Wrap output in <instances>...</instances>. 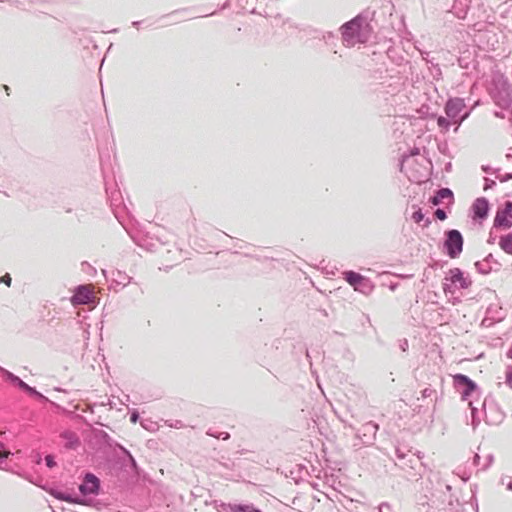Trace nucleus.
Returning a JSON list of instances; mask_svg holds the SVG:
<instances>
[{
	"mask_svg": "<svg viewBox=\"0 0 512 512\" xmlns=\"http://www.w3.org/2000/svg\"><path fill=\"white\" fill-rule=\"evenodd\" d=\"M472 109L468 108L465 100L460 97H450L445 105L444 112L446 116L437 117V125L442 133L450 130L455 125L454 132H457L460 125L470 116Z\"/></svg>",
	"mask_w": 512,
	"mask_h": 512,
	"instance_id": "f257e3e1",
	"label": "nucleus"
},
{
	"mask_svg": "<svg viewBox=\"0 0 512 512\" xmlns=\"http://www.w3.org/2000/svg\"><path fill=\"white\" fill-rule=\"evenodd\" d=\"M469 406L471 409L473 426H476L480 422V414H483L486 423L491 425L500 424L505 416L498 405L495 403L494 399L490 396L483 400L480 410L474 406L473 401H469Z\"/></svg>",
	"mask_w": 512,
	"mask_h": 512,
	"instance_id": "f03ea898",
	"label": "nucleus"
},
{
	"mask_svg": "<svg viewBox=\"0 0 512 512\" xmlns=\"http://www.w3.org/2000/svg\"><path fill=\"white\" fill-rule=\"evenodd\" d=\"M490 95L494 103L501 109H508L512 106V86L504 76L498 75L493 78Z\"/></svg>",
	"mask_w": 512,
	"mask_h": 512,
	"instance_id": "7ed1b4c3",
	"label": "nucleus"
},
{
	"mask_svg": "<svg viewBox=\"0 0 512 512\" xmlns=\"http://www.w3.org/2000/svg\"><path fill=\"white\" fill-rule=\"evenodd\" d=\"M463 246L464 238L459 230L449 229L444 232L443 250L449 258H458L463 251Z\"/></svg>",
	"mask_w": 512,
	"mask_h": 512,
	"instance_id": "20e7f679",
	"label": "nucleus"
},
{
	"mask_svg": "<svg viewBox=\"0 0 512 512\" xmlns=\"http://www.w3.org/2000/svg\"><path fill=\"white\" fill-rule=\"evenodd\" d=\"M343 278L354 288V290L365 295L370 294L374 289V285L371 280L358 272L352 270L344 271Z\"/></svg>",
	"mask_w": 512,
	"mask_h": 512,
	"instance_id": "39448f33",
	"label": "nucleus"
},
{
	"mask_svg": "<svg viewBox=\"0 0 512 512\" xmlns=\"http://www.w3.org/2000/svg\"><path fill=\"white\" fill-rule=\"evenodd\" d=\"M455 390L461 395L462 400H468L478 391V385L467 375L458 373L453 376Z\"/></svg>",
	"mask_w": 512,
	"mask_h": 512,
	"instance_id": "423d86ee",
	"label": "nucleus"
},
{
	"mask_svg": "<svg viewBox=\"0 0 512 512\" xmlns=\"http://www.w3.org/2000/svg\"><path fill=\"white\" fill-rule=\"evenodd\" d=\"M363 24L361 16H356L345 22L341 27L342 40L345 45L350 46L355 43V39L359 36Z\"/></svg>",
	"mask_w": 512,
	"mask_h": 512,
	"instance_id": "0eeeda50",
	"label": "nucleus"
},
{
	"mask_svg": "<svg viewBox=\"0 0 512 512\" xmlns=\"http://www.w3.org/2000/svg\"><path fill=\"white\" fill-rule=\"evenodd\" d=\"M491 206L489 200L485 197H479L474 200L470 208L471 218L475 222L482 223L489 216Z\"/></svg>",
	"mask_w": 512,
	"mask_h": 512,
	"instance_id": "6e6552de",
	"label": "nucleus"
},
{
	"mask_svg": "<svg viewBox=\"0 0 512 512\" xmlns=\"http://www.w3.org/2000/svg\"><path fill=\"white\" fill-rule=\"evenodd\" d=\"M512 226V202L506 201L504 207L497 210L493 221L496 229H509Z\"/></svg>",
	"mask_w": 512,
	"mask_h": 512,
	"instance_id": "1a4fd4ad",
	"label": "nucleus"
},
{
	"mask_svg": "<svg viewBox=\"0 0 512 512\" xmlns=\"http://www.w3.org/2000/svg\"><path fill=\"white\" fill-rule=\"evenodd\" d=\"M101 488L100 479L93 473H85L78 489L83 496L98 495Z\"/></svg>",
	"mask_w": 512,
	"mask_h": 512,
	"instance_id": "9d476101",
	"label": "nucleus"
},
{
	"mask_svg": "<svg viewBox=\"0 0 512 512\" xmlns=\"http://www.w3.org/2000/svg\"><path fill=\"white\" fill-rule=\"evenodd\" d=\"M103 275L107 281H111V286L117 291V287L124 288L132 281L126 272L117 269L111 270L109 273L102 270Z\"/></svg>",
	"mask_w": 512,
	"mask_h": 512,
	"instance_id": "9b49d317",
	"label": "nucleus"
},
{
	"mask_svg": "<svg viewBox=\"0 0 512 512\" xmlns=\"http://www.w3.org/2000/svg\"><path fill=\"white\" fill-rule=\"evenodd\" d=\"M94 295L87 285H78L74 289V293L70 298L73 306L87 305L92 302Z\"/></svg>",
	"mask_w": 512,
	"mask_h": 512,
	"instance_id": "f8f14e48",
	"label": "nucleus"
},
{
	"mask_svg": "<svg viewBox=\"0 0 512 512\" xmlns=\"http://www.w3.org/2000/svg\"><path fill=\"white\" fill-rule=\"evenodd\" d=\"M379 429L378 424L373 421L366 422L357 432V437L364 445H372L376 439V433Z\"/></svg>",
	"mask_w": 512,
	"mask_h": 512,
	"instance_id": "ddd939ff",
	"label": "nucleus"
},
{
	"mask_svg": "<svg viewBox=\"0 0 512 512\" xmlns=\"http://www.w3.org/2000/svg\"><path fill=\"white\" fill-rule=\"evenodd\" d=\"M445 280L449 281L451 284H458V287L461 289H468L472 285L470 277L465 276L460 268L450 269Z\"/></svg>",
	"mask_w": 512,
	"mask_h": 512,
	"instance_id": "4468645a",
	"label": "nucleus"
},
{
	"mask_svg": "<svg viewBox=\"0 0 512 512\" xmlns=\"http://www.w3.org/2000/svg\"><path fill=\"white\" fill-rule=\"evenodd\" d=\"M475 268L480 274L487 275L492 271H498L501 264L490 253L483 260L475 262Z\"/></svg>",
	"mask_w": 512,
	"mask_h": 512,
	"instance_id": "2eb2a0df",
	"label": "nucleus"
},
{
	"mask_svg": "<svg viewBox=\"0 0 512 512\" xmlns=\"http://www.w3.org/2000/svg\"><path fill=\"white\" fill-rule=\"evenodd\" d=\"M60 438L65 441L64 447L68 450H76L81 445L79 436L71 430L62 431Z\"/></svg>",
	"mask_w": 512,
	"mask_h": 512,
	"instance_id": "dca6fc26",
	"label": "nucleus"
},
{
	"mask_svg": "<svg viewBox=\"0 0 512 512\" xmlns=\"http://www.w3.org/2000/svg\"><path fill=\"white\" fill-rule=\"evenodd\" d=\"M0 373L5 381L9 382L13 386L19 388L21 391L25 392L28 384L24 382L20 377L10 372L9 370L0 366Z\"/></svg>",
	"mask_w": 512,
	"mask_h": 512,
	"instance_id": "f3484780",
	"label": "nucleus"
},
{
	"mask_svg": "<svg viewBox=\"0 0 512 512\" xmlns=\"http://www.w3.org/2000/svg\"><path fill=\"white\" fill-rule=\"evenodd\" d=\"M445 199L449 200V203H453L454 194L450 188H440L435 191V194L430 198V202L437 206L443 203Z\"/></svg>",
	"mask_w": 512,
	"mask_h": 512,
	"instance_id": "a211bd4d",
	"label": "nucleus"
},
{
	"mask_svg": "<svg viewBox=\"0 0 512 512\" xmlns=\"http://www.w3.org/2000/svg\"><path fill=\"white\" fill-rule=\"evenodd\" d=\"M498 244L506 254L512 255V232L502 235Z\"/></svg>",
	"mask_w": 512,
	"mask_h": 512,
	"instance_id": "6ab92c4d",
	"label": "nucleus"
},
{
	"mask_svg": "<svg viewBox=\"0 0 512 512\" xmlns=\"http://www.w3.org/2000/svg\"><path fill=\"white\" fill-rule=\"evenodd\" d=\"M413 221L417 224L424 221L423 227H428L431 224L430 218H425V214L423 213L421 208H418L411 216Z\"/></svg>",
	"mask_w": 512,
	"mask_h": 512,
	"instance_id": "aec40b11",
	"label": "nucleus"
},
{
	"mask_svg": "<svg viewBox=\"0 0 512 512\" xmlns=\"http://www.w3.org/2000/svg\"><path fill=\"white\" fill-rule=\"evenodd\" d=\"M62 501L70 503V504H81V505L87 504V501L84 498H81L78 496H73L66 492L63 495Z\"/></svg>",
	"mask_w": 512,
	"mask_h": 512,
	"instance_id": "412c9836",
	"label": "nucleus"
},
{
	"mask_svg": "<svg viewBox=\"0 0 512 512\" xmlns=\"http://www.w3.org/2000/svg\"><path fill=\"white\" fill-rule=\"evenodd\" d=\"M26 394H28L31 397H34L40 401H48V398L44 396L41 392H39L35 387H32L28 385L26 391Z\"/></svg>",
	"mask_w": 512,
	"mask_h": 512,
	"instance_id": "4be33fe9",
	"label": "nucleus"
},
{
	"mask_svg": "<svg viewBox=\"0 0 512 512\" xmlns=\"http://www.w3.org/2000/svg\"><path fill=\"white\" fill-rule=\"evenodd\" d=\"M417 462V459L414 457V454H409L405 460L398 461L396 465H398L401 469H405L406 467L413 468V464Z\"/></svg>",
	"mask_w": 512,
	"mask_h": 512,
	"instance_id": "5701e85b",
	"label": "nucleus"
},
{
	"mask_svg": "<svg viewBox=\"0 0 512 512\" xmlns=\"http://www.w3.org/2000/svg\"><path fill=\"white\" fill-rule=\"evenodd\" d=\"M475 63V60H469V57L465 56V55H462L458 58V64L461 68L463 69H469L471 66H475L474 65Z\"/></svg>",
	"mask_w": 512,
	"mask_h": 512,
	"instance_id": "b1692460",
	"label": "nucleus"
},
{
	"mask_svg": "<svg viewBox=\"0 0 512 512\" xmlns=\"http://www.w3.org/2000/svg\"><path fill=\"white\" fill-rule=\"evenodd\" d=\"M121 450H122L123 454L128 458L130 467L133 470H137L138 469L137 462H136L135 458L133 457V455L130 453V451L127 450L125 447H121Z\"/></svg>",
	"mask_w": 512,
	"mask_h": 512,
	"instance_id": "393cba45",
	"label": "nucleus"
},
{
	"mask_svg": "<svg viewBox=\"0 0 512 512\" xmlns=\"http://www.w3.org/2000/svg\"><path fill=\"white\" fill-rule=\"evenodd\" d=\"M395 453H396L397 460L402 461V460H405V458H407L409 456L411 451L405 450L404 448H401L398 446L395 448Z\"/></svg>",
	"mask_w": 512,
	"mask_h": 512,
	"instance_id": "a878e982",
	"label": "nucleus"
},
{
	"mask_svg": "<svg viewBox=\"0 0 512 512\" xmlns=\"http://www.w3.org/2000/svg\"><path fill=\"white\" fill-rule=\"evenodd\" d=\"M10 454V451L5 447L4 443L0 441V465L8 459Z\"/></svg>",
	"mask_w": 512,
	"mask_h": 512,
	"instance_id": "bb28decb",
	"label": "nucleus"
},
{
	"mask_svg": "<svg viewBox=\"0 0 512 512\" xmlns=\"http://www.w3.org/2000/svg\"><path fill=\"white\" fill-rule=\"evenodd\" d=\"M187 10L186 9H181V10H175L173 12H171L170 14H167V15H164L160 18V20L162 19H165V18H174L173 21L174 22H179L180 19L176 18L177 15L181 14V13H184L186 12Z\"/></svg>",
	"mask_w": 512,
	"mask_h": 512,
	"instance_id": "cd10ccee",
	"label": "nucleus"
},
{
	"mask_svg": "<svg viewBox=\"0 0 512 512\" xmlns=\"http://www.w3.org/2000/svg\"><path fill=\"white\" fill-rule=\"evenodd\" d=\"M48 493L52 497H54L55 499L62 501V498H63V495H64L65 492L60 491V490L55 489V488H51V489L48 490Z\"/></svg>",
	"mask_w": 512,
	"mask_h": 512,
	"instance_id": "c85d7f7f",
	"label": "nucleus"
},
{
	"mask_svg": "<svg viewBox=\"0 0 512 512\" xmlns=\"http://www.w3.org/2000/svg\"><path fill=\"white\" fill-rule=\"evenodd\" d=\"M379 509V512H397L391 504H389L388 502H383L379 505L378 507Z\"/></svg>",
	"mask_w": 512,
	"mask_h": 512,
	"instance_id": "c756f323",
	"label": "nucleus"
},
{
	"mask_svg": "<svg viewBox=\"0 0 512 512\" xmlns=\"http://www.w3.org/2000/svg\"><path fill=\"white\" fill-rule=\"evenodd\" d=\"M434 216L436 217V219L440 220V221H444L447 219V213L444 209L442 208H437L434 212Z\"/></svg>",
	"mask_w": 512,
	"mask_h": 512,
	"instance_id": "7c9ffc66",
	"label": "nucleus"
},
{
	"mask_svg": "<svg viewBox=\"0 0 512 512\" xmlns=\"http://www.w3.org/2000/svg\"><path fill=\"white\" fill-rule=\"evenodd\" d=\"M496 186V181L493 180V179H490L488 177H485L484 178V186H483V189L485 191L489 190V189H493L494 187Z\"/></svg>",
	"mask_w": 512,
	"mask_h": 512,
	"instance_id": "2f4dec72",
	"label": "nucleus"
},
{
	"mask_svg": "<svg viewBox=\"0 0 512 512\" xmlns=\"http://www.w3.org/2000/svg\"><path fill=\"white\" fill-rule=\"evenodd\" d=\"M45 464L48 468H54L56 466L55 458L52 454H47L45 456Z\"/></svg>",
	"mask_w": 512,
	"mask_h": 512,
	"instance_id": "473e14b6",
	"label": "nucleus"
},
{
	"mask_svg": "<svg viewBox=\"0 0 512 512\" xmlns=\"http://www.w3.org/2000/svg\"><path fill=\"white\" fill-rule=\"evenodd\" d=\"M496 178L500 181V182H507L509 180H512V172H509V173H505V174H500V172L497 173L496 175Z\"/></svg>",
	"mask_w": 512,
	"mask_h": 512,
	"instance_id": "72a5a7b5",
	"label": "nucleus"
},
{
	"mask_svg": "<svg viewBox=\"0 0 512 512\" xmlns=\"http://www.w3.org/2000/svg\"><path fill=\"white\" fill-rule=\"evenodd\" d=\"M482 171L487 173V174H495L497 175L498 172H500V168H493L489 165H482L481 167Z\"/></svg>",
	"mask_w": 512,
	"mask_h": 512,
	"instance_id": "f704fd0d",
	"label": "nucleus"
},
{
	"mask_svg": "<svg viewBox=\"0 0 512 512\" xmlns=\"http://www.w3.org/2000/svg\"><path fill=\"white\" fill-rule=\"evenodd\" d=\"M207 434L221 440H228L230 438V434L228 432H219L218 434H213L209 431Z\"/></svg>",
	"mask_w": 512,
	"mask_h": 512,
	"instance_id": "c9c22d12",
	"label": "nucleus"
},
{
	"mask_svg": "<svg viewBox=\"0 0 512 512\" xmlns=\"http://www.w3.org/2000/svg\"><path fill=\"white\" fill-rule=\"evenodd\" d=\"M434 394H436V391L430 387H426L421 391L422 398H429Z\"/></svg>",
	"mask_w": 512,
	"mask_h": 512,
	"instance_id": "e433bc0d",
	"label": "nucleus"
},
{
	"mask_svg": "<svg viewBox=\"0 0 512 512\" xmlns=\"http://www.w3.org/2000/svg\"><path fill=\"white\" fill-rule=\"evenodd\" d=\"M137 245H139L140 247H143L149 251H155V245L152 244V243H148L146 242V240H144L143 242H136Z\"/></svg>",
	"mask_w": 512,
	"mask_h": 512,
	"instance_id": "4c0bfd02",
	"label": "nucleus"
},
{
	"mask_svg": "<svg viewBox=\"0 0 512 512\" xmlns=\"http://www.w3.org/2000/svg\"><path fill=\"white\" fill-rule=\"evenodd\" d=\"M494 457L492 454H488L485 460V463L482 465L481 469L486 470L493 463Z\"/></svg>",
	"mask_w": 512,
	"mask_h": 512,
	"instance_id": "58836bf2",
	"label": "nucleus"
},
{
	"mask_svg": "<svg viewBox=\"0 0 512 512\" xmlns=\"http://www.w3.org/2000/svg\"><path fill=\"white\" fill-rule=\"evenodd\" d=\"M11 282H12V278H11L10 274H8V273L5 274L4 276L0 277V284L4 283L8 287H10L11 286Z\"/></svg>",
	"mask_w": 512,
	"mask_h": 512,
	"instance_id": "ea45409f",
	"label": "nucleus"
},
{
	"mask_svg": "<svg viewBox=\"0 0 512 512\" xmlns=\"http://www.w3.org/2000/svg\"><path fill=\"white\" fill-rule=\"evenodd\" d=\"M139 419H140V414L136 409H134L133 411L130 412V421L132 423H134V424L137 423L139 421Z\"/></svg>",
	"mask_w": 512,
	"mask_h": 512,
	"instance_id": "a19ab883",
	"label": "nucleus"
},
{
	"mask_svg": "<svg viewBox=\"0 0 512 512\" xmlns=\"http://www.w3.org/2000/svg\"><path fill=\"white\" fill-rule=\"evenodd\" d=\"M98 437L106 443H108L111 439L110 436L103 430L99 431Z\"/></svg>",
	"mask_w": 512,
	"mask_h": 512,
	"instance_id": "79ce46f5",
	"label": "nucleus"
},
{
	"mask_svg": "<svg viewBox=\"0 0 512 512\" xmlns=\"http://www.w3.org/2000/svg\"><path fill=\"white\" fill-rule=\"evenodd\" d=\"M506 383L512 388V368L506 373Z\"/></svg>",
	"mask_w": 512,
	"mask_h": 512,
	"instance_id": "37998d69",
	"label": "nucleus"
},
{
	"mask_svg": "<svg viewBox=\"0 0 512 512\" xmlns=\"http://www.w3.org/2000/svg\"><path fill=\"white\" fill-rule=\"evenodd\" d=\"M480 459H481V458H480V456H479L478 454H475V455L473 456V465H474V466H479V464H480Z\"/></svg>",
	"mask_w": 512,
	"mask_h": 512,
	"instance_id": "c03bdc74",
	"label": "nucleus"
},
{
	"mask_svg": "<svg viewBox=\"0 0 512 512\" xmlns=\"http://www.w3.org/2000/svg\"><path fill=\"white\" fill-rule=\"evenodd\" d=\"M494 116L501 119L505 118V114L502 111H495Z\"/></svg>",
	"mask_w": 512,
	"mask_h": 512,
	"instance_id": "a18cd8bd",
	"label": "nucleus"
},
{
	"mask_svg": "<svg viewBox=\"0 0 512 512\" xmlns=\"http://www.w3.org/2000/svg\"><path fill=\"white\" fill-rule=\"evenodd\" d=\"M409 156L407 155H403L402 156V159L400 161V171L403 172V166H404V161L408 158Z\"/></svg>",
	"mask_w": 512,
	"mask_h": 512,
	"instance_id": "49530a36",
	"label": "nucleus"
},
{
	"mask_svg": "<svg viewBox=\"0 0 512 512\" xmlns=\"http://www.w3.org/2000/svg\"><path fill=\"white\" fill-rule=\"evenodd\" d=\"M407 347H408V342H407V340H404L403 343L400 345V348L403 351H406Z\"/></svg>",
	"mask_w": 512,
	"mask_h": 512,
	"instance_id": "de8ad7c7",
	"label": "nucleus"
},
{
	"mask_svg": "<svg viewBox=\"0 0 512 512\" xmlns=\"http://www.w3.org/2000/svg\"><path fill=\"white\" fill-rule=\"evenodd\" d=\"M443 290H444L445 294H447L448 292H450V286H449V284L444 283V284H443Z\"/></svg>",
	"mask_w": 512,
	"mask_h": 512,
	"instance_id": "09e8293b",
	"label": "nucleus"
},
{
	"mask_svg": "<svg viewBox=\"0 0 512 512\" xmlns=\"http://www.w3.org/2000/svg\"><path fill=\"white\" fill-rule=\"evenodd\" d=\"M141 23H142L141 21H133L132 26L138 29L140 27Z\"/></svg>",
	"mask_w": 512,
	"mask_h": 512,
	"instance_id": "8fccbe9b",
	"label": "nucleus"
},
{
	"mask_svg": "<svg viewBox=\"0 0 512 512\" xmlns=\"http://www.w3.org/2000/svg\"><path fill=\"white\" fill-rule=\"evenodd\" d=\"M506 158H507V159H512V147H510V148L508 149V152H507V154H506Z\"/></svg>",
	"mask_w": 512,
	"mask_h": 512,
	"instance_id": "3c124183",
	"label": "nucleus"
},
{
	"mask_svg": "<svg viewBox=\"0 0 512 512\" xmlns=\"http://www.w3.org/2000/svg\"><path fill=\"white\" fill-rule=\"evenodd\" d=\"M506 355L508 358L512 359V343H511V346H510L509 350L507 351Z\"/></svg>",
	"mask_w": 512,
	"mask_h": 512,
	"instance_id": "603ef678",
	"label": "nucleus"
},
{
	"mask_svg": "<svg viewBox=\"0 0 512 512\" xmlns=\"http://www.w3.org/2000/svg\"><path fill=\"white\" fill-rule=\"evenodd\" d=\"M419 154V148H414L411 150V154L410 155H418Z\"/></svg>",
	"mask_w": 512,
	"mask_h": 512,
	"instance_id": "864d4df0",
	"label": "nucleus"
},
{
	"mask_svg": "<svg viewBox=\"0 0 512 512\" xmlns=\"http://www.w3.org/2000/svg\"><path fill=\"white\" fill-rule=\"evenodd\" d=\"M507 489L512 491V481L507 484Z\"/></svg>",
	"mask_w": 512,
	"mask_h": 512,
	"instance_id": "5fc2aeb1",
	"label": "nucleus"
},
{
	"mask_svg": "<svg viewBox=\"0 0 512 512\" xmlns=\"http://www.w3.org/2000/svg\"><path fill=\"white\" fill-rule=\"evenodd\" d=\"M83 216H84L83 214H77L78 220L82 221Z\"/></svg>",
	"mask_w": 512,
	"mask_h": 512,
	"instance_id": "6e6d98bb",
	"label": "nucleus"
},
{
	"mask_svg": "<svg viewBox=\"0 0 512 512\" xmlns=\"http://www.w3.org/2000/svg\"><path fill=\"white\" fill-rule=\"evenodd\" d=\"M328 37H334V34L332 32H328Z\"/></svg>",
	"mask_w": 512,
	"mask_h": 512,
	"instance_id": "4d7b16f0",
	"label": "nucleus"
},
{
	"mask_svg": "<svg viewBox=\"0 0 512 512\" xmlns=\"http://www.w3.org/2000/svg\"><path fill=\"white\" fill-rule=\"evenodd\" d=\"M178 423H180V420H177V423H175L174 427L178 428Z\"/></svg>",
	"mask_w": 512,
	"mask_h": 512,
	"instance_id": "13d9d810",
	"label": "nucleus"
},
{
	"mask_svg": "<svg viewBox=\"0 0 512 512\" xmlns=\"http://www.w3.org/2000/svg\"><path fill=\"white\" fill-rule=\"evenodd\" d=\"M178 423H180V420H177V423H175L174 427L178 428Z\"/></svg>",
	"mask_w": 512,
	"mask_h": 512,
	"instance_id": "bf43d9fd",
	"label": "nucleus"
},
{
	"mask_svg": "<svg viewBox=\"0 0 512 512\" xmlns=\"http://www.w3.org/2000/svg\"><path fill=\"white\" fill-rule=\"evenodd\" d=\"M66 212H67V213H70V212H72V209H71V208H68V209H66Z\"/></svg>",
	"mask_w": 512,
	"mask_h": 512,
	"instance_id": "052dcab7",
	"label": "nucleus"
},
{
	"mask_svg": "<svg viewBox=\"0 0 512 512\" xmlns=\"http://www.w3.org/2000/svg\"><path fill=\"white\" fill-rule=\"evenodd\" d=\"M237 248L242 249L243 245H236Z\"/></svg>",
	"mask_w": 512,
	"mask_h": 512,
	"instance_id": "680f3d73",
	"label": "nucleus"
},
{
	"mask_svg": "<svg viewBox=\"0 0 512 512\" xmlns=\"http://www.w3.org/2000/svg\"><path fill=\"white\" fill-rule=\"evenodd\" d=\"M446 489L447 490H451V486L450 485H446Z\"/></svg>",
	"mask_w": 512,
	"mask_h": 512,
	"instance_id": "e2e57ef3",
	"label": "nucleus"
},
{
	"mask_svg": "<svg viewBox=\"0 0 512 512\" xmlns=\"http://www.w3.org/2000/svg\"><path fill=\"white\" fill-rule=\"evenodd\" d=\"M117 31H118V29H113V30H111L110 32L115 33V32H117Z\"/></svg>",
	"mask_w": 512,
	"mask_h": 512,
	"instance_id": "0e129e2a",
	"label": "nucleus"
},
{
	"mask_svg": "<svg viewBox=\"0 0 512 512\" xmlns=\"http://www.w3.org/2000/svg\"><path fill=\"white\" fill-rule=\"evenodd\" d=\"M5 0H0V2H4Z\"/></svg>",
	"mask_w": 512,
	"mask_h": 512,
	"instance_id": "69168bd1",
	"label": "nucleus"
}]
</instances>
